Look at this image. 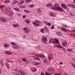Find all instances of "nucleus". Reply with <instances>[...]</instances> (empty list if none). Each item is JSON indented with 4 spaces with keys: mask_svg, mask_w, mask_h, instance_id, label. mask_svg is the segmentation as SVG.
Returning a JSON list of instances; mask_svg holds the SVG:
<instances>
[{
    "mask_svg": "<svg viewBox=\"0 0 75 75\" xmlns=\"http://www.w3.org/2000/svg\"><path fill=\"white\" fill-rule=\"evenodd\" d=\"M3 8H4V6L2 5L0 6V8H1L2 11H5V12H8L10 16H13V13L10 7H6L5 10H3Z\"/></svg>",
    "mask_w": 75,
    "mask_h": 75,
    "instance_id": "obj_1",
    "label": "nucleus"
},
{
    "mask_svg": "<svg viewBox=\"0 0 75 75\" xmlns=\"http://www.w3.org/2000/svg\"><path fill=\"white\" fill-rule=\"evenodd\" d=\"M48 29L47 27H45L44 28H42L40 30V32H42V33H44V31L45 32H48Z\"/></svg>",
    "mask_w": 75,
    "mask_h": 75,
    "instance_id": "obj_2",
    "label": "nucleus"
},
{
    "mask_svg": "<svg viewBox=\"0 0 75 75\" xmlns=\"http://www.w3.org/2000/svg\"><path fill=\"white\" fill-rule=\"evenodd\" d=\"M52 58H53L52 54H49L48 55V59L49 60H51V59H52Z\"/></svg>",
    "mask_w": 75,
    "mask_h": 75,
    "instance_id": "obj_3",
    "label": "nucleus"
},
{
    "mask_svg": "<svg viewBox=\"0 0 75 75\" xmlns=\"http://www.w3.org/2000/svg\"><path fill=\"white\" fill-rule=\"evenodd\" d=\"M23 30L25 33H26V34H28L29 33V31H30V30L29 29H27L25 28H23Z\"/></svg>",
    "mask_w": 75,
    "mask_h": 75,
    "instance_id": "obj_4",
    "label": "nucleus"
},
{
    "mask_svg": "<svg viewBox=\"0 0 75 75\" xmlns=\"http://www.w3.org/2000/svg\"><path fill=\"white\" fill-rule=\"evenodd\" d=\"M0 20L2 22H6L7 20L4 18H0Z\"/></svg>",
    "mask_w": 75,
    "mask_h": 75,
    "instance_id": "obj_5",
    "label": "nucleus"
},
{
    "mask_svg": "<svg viewBox=\"0 0 75 75\" xmlns=\"http://www.w3.org/2000/svg\"><path fill=\"white\" fill-rule=\"evenodd\" d=\"M42 23H44V24H45V25H49V26H50L51 25V23H48L45 21H42Z\"/></svg>",
    "mask_w": 75,
    "mask_h": 75,
    "instance_id": "obj_6",
    "label": "nucleus"
},
{
    "mask_svg": "<svg viewBox=\"0 0 75 75\" xmlns=\"http://www.w3.org/2000/svg\"><path fill=\"white\" fill-rule=\"evenodd\" d=\"M67 42H64L62 43L63 46L64 47H67Z\"/></svg>",
    "mask_w": 75,
    "mask_h": 75,
    "instance_id": "obj_7",
    "label": "nucleus"
},
{
    "mask_svg": "<svg viewBox=\"0 0 75 75\" xmlns=\"http://www.w3.org/2000/svg\"><path fill=\"white\" fill-rule=\"evenodd\" d=\"M42 41L43 42H46L47 41V38H42Z\"/></svg>",
    "mask_w": 75,
    "mask_h": 75,
    "instance_id": "obj_8",
    "label": "nucleus"
},
{
    "mask_svg": "<svg viewBox=\"0 0 75 75\" xmlns=\"http://www.w3.org/2000/svg\"><path fill=\"white\" fill-rule=\"evenodd\" d=\"M55 69L52 68H49L48 69V71H54Z\"/></svg>",
    "mask_w": 75,
    "mask_h": 75,
    "instance_id": "obj_9",
    "label": "nucleus"
},
{
    "mask_svg": "<svg viewBox=\"0 0 75 75\" xmlns=\"http://www.w3.org/2000/svg\"><path fill=\"white\" fill-rule=\"evenodd\" d=\"M49 42L50 43H52L53 44L54 43V40L52 38L50 39V40H49Z\"/></svg>",
    "mask_w": 75,
    "mask_h": 75,
    "instance_id": "obj_10",
    "label": "nucleus"
},
{
    "mask_svg": "<svg viewBox=\"0 0 75 75\" xmlns=\"http://www.w3.org/2000/svg\"><path fill=\"white\" fill-rule=\"evenodd\" d=\"M50 15V16H53V17H56V14H55L53 12H50L49 13Z\"/></svg>",
    "mask_w": 75,
    "mask_h": 75,
    "instance_id": "obj_11",
    "label": "nucleus"
},
{
    "mask_svg": "<svg viewBox=\"0 0 75 75\" xmlns=\"http://www.w3.org/2000/svg\"><path fill=\"white\" fill-rule=\"evenodd\" d=\"M56 9L58 11H60V10H62V11H63L64 10L59 7H57Z\"/></svg>",
    "mask_w": 75,
    "mask_h": 75,
    "instance_id": "obj_12",
    "label": "nucleus"
},
{
    "mask_svg": "<svg viewBox=\"0 0 75 75\" xmlns=\"http://www.w3.org/2000/svg\"><path fill=\"white\" fill-rule=\"evenodd\" d=\"M31 70L33 72H36L37 71V69L33 67L31 68Z\"/></svg>",
    "mask_w": 75,
    "mask_h": 75,
    "instance_id": "obj_13",
    "label": "nucleus"
},
{
    "mask_svg": "<svg viewBox=\"0 0 75 75\" xmlns=\"http://www.w3.org/2000/svg\"><path fill=\"white\" fill-rule=\"evenodd\" d=\"M4 46L5 48H7L9 46H10V45L5 43V44H4Z\"/></svg>",
    "mask_w": 75,
    "mask_h": 75,
    "instance_id": "obj_14",
    "label": "nucleus"
},
{
    "mask_svg": "<svg viewBox=\"0 0 75 75\" xmlns=\"http://www.w3.org/2000/svg\"><path fill=\"white\" fill-rule=\"evenodd\" d=\"M5 65L7 67V69H10V65L8 63H5Z\"/></svg>",
    "mask_w": 75,
    "mask_h": 75,
    "instance_id": "obj_15",
    "label": "nucleus"
},
{
    "mask_svg": "<svg viewBox=\"0 0 75 75\" xmlns=\"http://www.w3.org/2000/svg\"><path fill=\"white\" fill-rule=\"evenodd\" d=\"M57 6H58V4H54L53 6L52 7L54 8H55V9H56L57 7Z\"/></svg>",
    "mask_w": 75,
    "mask_h": 75,
    "instance_id": "obj_16",
    "label": "nucleus"
},
{
    "mask_svg": "<svg viewBox=\"0 0 75 75\" xmlns=\"http://www.w3.org/2000/svg\"><path fill=\"white\" fill-rule=\"evenodd\" d=\"M13 49H17L18 48V46L16 45H14L13 46Z\"/></svg>",
    "mask_w": 75,
    "mask_h": 75,
    "instance_id": "obj_17",
    "label": "nucleus"
},
{
    "mask_svg": "<svg viewBox=\"0 0 75 75\" xmlns=\"http://www.w3.org/2000/svg\"><path fill=\"white\" fill-rule=\"evenodd\" d=\"M56 33L57 35H59V36H62V34H61V33L60 32H57Z\"/></svg>",
    "mask_w": 75,
    "mask_h": 75,
    "instance_id": "obj_18",
    "label": "nucleus"
},
{
    "mask_svg": "<svg viewBox=\"0 0 75 75\" xmlns=\"http://www.w3.org/2000/svg\"><path fill=\"white\" fill-rule=\"evenodd\" d=\"M38 57H40V58H45V56L44 54H41Z\"/></svg>",
    "mask_w": 75,
    "mask_h": 75,
    "instance_id": "obj_19",
    "label": "nucleus"
},
{
    "mask_svg": "<svg viewBox=\"0 0 75 75\" xmlns=\"http://www.w3.org/2000/svg\"><path fill=\"white\" fill-rule=\"evenodd\" d=\"M61 6L62 7L64 8L65 9L67 8V6H66V5H65L62 4L61 5Z\"/></svg>",
    "mask_w": 75,
    "mask_h": 75,
    "instance_id": "obj_20",
    "label": "nucleus"
},
{
    "mask_svg": "<svg viewBox=\"0 0 75 75\" xmlns=\"http://www.w3.org/2000/svg\"><path fill=\"white\" fill-rule=\"evenodd\" d=\"M38 14L39 15H40L41 14V11L40 9H38L37 10Z\"/></svg>",
    "mask_w": 75,
    "mask_h": 75,
    "instance_id": "obj_21",
    "label": "nucleus"
},
{
    "mask_svg": "<svg viewBox=\"0 0 75 75\" xmlns=\"http://www.w3.org/2000/svg\"><path fill=\"white\" fill-rule=\"evenodd\" d=\"M12 26L13 27H18V26H19V25L18 24H13L12 25Z\"/></svg>",
    "mask_w": 75,
    "mask_h": 75,
    "instance_id": "obj_22",
    "label": "nucleus"
},
{
    "mask_svg": "<svg viewBox=\"0 0 75 75\" xmlns=\"http://www.w3.org/2000/svg\"><path fill=\"white\" fill-rule=\"evenodd\" d=\"M54 43H55L58 44V40H56L55 39H54Z\"/></svg>",
    "mask_w": 75,
    "mask_h": 75,
    "instance_id": "obj_23",
    "label": "nucleus"
},
{
    "mask_svg": "<svg viewBox=\"0 0 75 75\" xmlns=\"http://www.w3.org/2000/svg\"><path fill=\"white\" fill-rule=\"evenodd\" d=\"M25 21L26 23H27V24H30V23H31V21H30L29 20H25Z\"/></svg>",
    "mask_w": 75,
    "mask_h": 75,
    "instance_id": "obj_24",
    "label": "nucleus"
},
{
    "mask_svg": "<svg viewBox=\"0 0 75 75\" xmlns=\"http://www.w3.org/2000/svg\"><path fill=\"white\" fill-rule=\"evenodd\" d=\"M5 53L6 54H8V55H9V54H11V52H9L8 51H6L5 52Z\"/></svg>",
    "mask_w": 75,
    "mask_h": 75,
    "instance_id": "obj_25",
    "label": "nucleus"
},
{
    "mask_svg": "<svg viewBox=\"0 0 75 75\" xmlns=\"http://www.w3.org/2000/svg\"><path fill=\"white\" fill-rule=\"evenodd\" d=\"M34 59L35 60H38V61H40V59L37 57H35L34 58Z\"/></svg>",
    "mask_w": 75,
    "mask_h": 75,
    "instance_id": "obj_26",
    "label": "nucleus"
},
{
    "mask_svg": "<svg viewBox=\"0 0 75 75\" xmlns=\"http://www.w3.org/2000/svg\"><path fill=\"white\" fill-rule=\"evenodd\" d=\"M47 7H52V4H48L47 5Z\"/></svg>",
    "mask_w": 75,
    "mask_h": 75,
    "instance_id": "obj_27",
    "label": "nucleus"
},
{
    "mask_svg": "<svg viewBox=\"0 0 75 75\" xmlns=\"http://www.w3.org/2000/svg\"><path fill=\"white\" fill-rule=\"evenodd\" d=\"M0 64L2 67H3V66H4V64L2 62V60H0Z\"/></svg>",
    "mask_w": 75,
    "mask_h": 75,
    "instance_id": "obj_28",
    "label": "nucleus"
},
{
    "mask_svg": "<svg viewBox=\"0 0 75 75\" xmlns=\"http://www.w3.org/2000/svg\"><path fill=\"white\" fill-rule=\"evenodd\" d=\"M33 65H39V63H37L36 62H33Z\"/></svg>",
    "mask_w": 75,
    "mask_h": 75,
    "instance_id": "obj_29",
    "label": "nucleus"
},
{
    "mask_svg": "<svg viewBox=\"0 0 75 75\" xmlns=\"http://www.w3.org/2000/svg\"><path fill=\"white\" fill-rule=\"evenodd\" d=\"M18 1H13V3H12L13 4H16V3H18Z\"/></svg>",
    "mask_w": 75,
    "mask_h": 75,
    "instance_id": "obj_30",
    "label": "nucleus"
},
{
    "mask_svg": "<svg viewBox=\"0 0 75 75\" xmlns=\"http://www.w3.org/2000/svg\"><path fill=\"white\" fill-rule=\"evenodd\" d=\"M62 31H64V32H67V30H65V29L63 28H62Z\"/></svg>",
    "mask_w": 75,
    "mask_h": 75,
    "instance_id": "obj_31",
    "label": "nucleus"
},
{
    "mask_svg": "<svg viewBox=\"0 0 75 75\" xmlns=\"http://www.w3.org/2000/svg\"><path fill=\"white\" fill-rule=\"evenodd\" d=\"M13 9L14 10H16L17 11H19V9L17 8H14Z\"/></svg>",
    "mask_w": 75,
    "mask_h": 75,
    "instance_id": "obj_32",
    "label": "nucleus"
},
{
    "mask_svg": "<svg viewBox=\"0 0 75 75\" xmlns=\"http://www.w3.org/2000/svg\"><path fill=\"white\" fill-rule=\"evenodd\" d=\"M12 45H13V46H14V45H16V43L14 42H11L10 43Z\"/></svg>",
    "mask_w": 75,
    "mask_h": 75,
    "instance_id": "obj_33",
    "label": "nucleus"
},
{
    "mask_svg": "<svg viewBox=\"0 0 75 75\" xmlns=\"http://www.w3.org/2000/svg\"><path fill=\"white\" fill-rule=\"evenodd\" d=\"M22 61H23V62H27V60L26 58H23L22 59Z\"/></svg>",
    "mask_w": 75,
    "mask_h": 75,
    "instance_id": "obj_34",
    "label": "nucleus"
},
{
    "mask_svg": "<svg viewBox=\"0 0 75 75\" xmlns=\"http://www.w3.org/2000/svg\"><path fill=\"white\" fill-rule=\"evenodd\" d=\"M4 2L5 3H8L10 2V1L9 0H6Z\"/></svg>",
    "mask_w": 75,
    "mask_h": 75,
    "instance_id": "obj_35",
    "label": "nucleus"
},
{
    "mask_svg": "<svg viewBox=\"0 0 75 75\" xmlns=\"http://www.w3.org/2000/svg\"><path fill=\"white\" fill-rule=\"evenodd\" d=\"M24 11L25 12V13H30V11L28 10H26L25 9L24 10Z\"/></svg>",
    "mask_w": 75,
    "mask_h": 75,
    "instance_id": "obj_36",
    "label": "nucleus"
},
{
    "mask_svg": "<svg viewBox=\"0 0 75 75\" xmlns=\"http://www.w3.org/2000/svg\"><path fill=\"white\" fill-rule=\"evenodd\" d=\"M71 7H72L73 8H75V6L74 5L71 4Z\"/></svg>",
    "mask_w": 75,
    "mask_h": 75,
    "instance_id": "obj_37",
    "label": "nucleus"
},
{
    "mask_svg": "<svg viewBox=\"0 0 75 75\" xmlns=\"http://www.w3.org/2000/svg\"><path fill=\"white\" fill-rule=\"evenodd\" d=\"M34 5H31L30 6V8H33V7H34Z\"/></svg>",
    "mask_w": 75,
    "mask_h": 75,
    "instance_id": "obj_38",
    "label": "nucleus"
},
{
    "mask_svg": "<svg viewBox=\"0 0 75 75\" xmlns=\"http://www.w3.org/2000/svg\"><path fill=\"white\" fill-rule=\"evenodd\" d=\"M30 1L28 0H26L25 1V2L26 3H28L29 2H30Z\"/></svg>",
    "mask_w": 75,
    "mask_h": 75,
    "instance_id": "obj_39",
    "label": "nucleus"
},
{
    "mask_svg": "<svg viewBox=\"0 0 75 75\" xmlns=\"http://www.w3.org/2000/svg\"><path fill=\"white\" fill-rule=\"evenodd\" d=\"M62 26H63V27H67V28H68V27L66 25H62Z\"/></svg>",
    "mask_w": 75,
    "mask_h": 75,
    "instance_id": "obj_40",
    "label": "nucleus"
},
{
    "mask_svg": "<svg viewBox=\"0 0 75 75\" xmlns=\"http://www.w3.org/2000/svg\"><path fill=\"white\" fill-rule=\"evenodd\" d=\"M72 49H67V51H72Z\"/></svg>",
    "mask_w": 75,
    "mask_h": 75,
    "instance_id": "obj_41",
    "label": "nucleus"
},
{
    "mask_svg": "<svg viewBox=\"0 0 75 75\" xmlns=\"http://www.w3.org/2000/svg\"><path fill=\"white\" fill-rule=\"evenodd\" d=\"M63 51L64 52H67V51L66 50V49L65 48L63 49Z\"/></svg>",
    "mask_w": 75,
    "mask_h": 75,
    "instance_id": "obj_42",
    "label": "nucleus"
},
{
    "mask_svg": "<svg viewBox=\"0 0 75 75\" xmlns=\"http://www.w3.org/2000/svg\"><path fill=\"white\" fill-rule=\"evenodd\" d=\"M44 62H45V63H47V60L45 59L44 60Z\"/></svg>",
    "mask_w": 75,
    "mask_h": 75,
    "instance_id": "obj_43",
    "label": "nucleus"
},
{
    "mask_svg": "<svg viewBox=\"0 0 75 75\" xmlns=\"http://www.w3.org/2000/svg\"><path fill=\"white\" fill-rule=\"evenodd\" d=\"M29 62H30L29 61H27V62L25 63V64H28L29 63Z\"/></svg>",
    "mask_w": 75,
    "mask_h": 75,
    "instance_id": "obj_44",
    "label": "nucleus"
},
{
    "mask_svg": "<svg viewBox=\"0 0 75 75\" xmlns=\"http://www.w3.org/2000/svg\"><path fill=\"white\" fill-rule=\"evenodd\" d=\"M67 6L68 7H71V4H67Z\"/></svg>",
    "mask_w": 75,
    "mask_h": 75,
    "instance_id": "obj_45",
    "label": "nucleus"
},
{
    "mask_svg": "<svg viewBox=\"0 0 75 75\" xmlns=\"http://www.w3.org/2000/svg\"><path fill=\"white\" fill-rule=\"evenodd\" d=\"M45 74L46 75H50V74L47 72L45 73Z\"/></svg>",
    "mask_w": 75,
    "mask_h": 75,
    "instance_id": "obj_46",
    "label": "nucleus"
},
{
    "mask_svg": "<svg viewBox=\"0 0 75 75\" xmlns=\"http://www.w3.org/2000/svg\"><path fill=\"white\" fill-rule=\"evenodd\" d=\"M33 24H34V25H37V24H36V23L35 22H33Z\"/></svg>",
    "mask_w": 75,
    "mask_h": 75,
    "instance_id": "obj_47",
    "label": "nucleus"
},
{
    "mask_svg": "<svg viewBox=\"0 0 75 75\" xmlns=\"http://www.w3.org/2000/svg\"><path fill=\"white\" fill-rule=\"evenodd\" d=\"M20 73L21 74H22V75H25L24 73L23 72H20Z\"/></svg>",
    "mask_w": 75,
    "mask_h": 75,
    "instance_id": "obj_48",
    "label": "nucleus"
},
{
    "mask_svg": "<svg viewBox=\"0 0 75 75\" xmlns=\"http://www.w3.org/2000/svg\"><path fill=\"white\" fill-rule=\"evenodd\" d=\"M72 66L74 67V68L75 69V64H72Z\"/></svg>",
    "mask_w": 75,
    "mask_h": 75,
    "instance_id": "obj_49",
    "label": "nucleus"
},
{
    "mask_svg": "<svg viewBox=\"0 0 75 75\" xmlns=\"http://www.w3.org/2000/svg\"><path fill=\"white\" fill-rule=\"evenodd\" d=\"M59 64H60V65H62V64H63V63L62 62L59 63Z\"/></svg>",
    "mask_w": 75,
    "mask_h": 75,
    "instance_id": "obj_50",
    "label": "nucleus"
},
{
    "mask_svg": "<svg viewBox=\"0 0 75 75\" xmlns=\"http://www.w3.org/2000/svg\"><path fill=\"white\" fill-rule=\"evenodd\" d=\"M41 75H45L44 74V73H41Z\"/></svg>",
    "mask_w": 75,
    "mask_h": 75,
    "instance_id": "obj_51",
    "label": "nucleus"
},
{
    "mask_svg": "<svg viewBox=\"0 0 75 75\" xmlns=\"http://www.w3.org/2000/svg\"><path fill=\"white\" fill-rule=\"evenodd\" d=\"M51 28L52 29H54V26H51Z\"/></svg>",
    "mask_w": 75,
    "mask_h": 75,
    "instance_id": "obj_52",
    "label": "nucleus"
},
{
    "mask_svg": "<svg viewBox=\"0 0 75 75\" xmlns=\"http://www.w3.org/2000/svg\"><path fill=\"white\" fill-rule=\"evenodd\" d=\"M23 8H25V6H22Z\"/></svg>",
    "mask_w": 75,
    "mask_h": 75,
    "instance_id": "obj_53",
    "label": "nucleus"
},
{
    "mask_svg": "<svg viewBox=\"0 0 75 75\" xmlns=\"http://www.w3.org/2000/svg\"><path fill=\"white\" fill-rule=\"evenodd\" d=\"M21 3V2H19V5H21V4H22V3Z\"/></svg>",
    "mask_w": 75,
    "mask_h": 75,
    "instance_id": "obj_54",
    "label": "nucleus"
},
{
    "mask_svg": "<svg viewBox=\"0 0 75 75\" xmlns=\"http://www.w3.org/2000/svg\"><path fill=\"white\" fill-rule=\"evenodd\" d=\"M36 23H38V22H39V21H37V20H36Z\"/></svg>",
    "mask_w": 75,
    "mask_h": 75,
    "instance_id": "obj_55",
    "label": "nucleus"
},
{
    "mask_svg": "<svg viewBox=\"0 0 75 75\" xmlns=\"http://www.w3.org/2000/svg\"><path fill=\"white\" fill-rule=\"evenodd\" d=\"M25 16H23V18H25Z\"/></svg>",
    "mask_w": 75,
    "mask_h": 75,
    "instance_id": "obj_56",
    "label": "nucleus"
},
{
    "mask_svg": "<svg viewBox=\"0 0 75 75\" xmlns=\"http://www.w3.org/2000/svg\"><path fill=\"white\" fill-rule=\"evenodd\" d=\"M69 14L70 15H71V16H72V13H69Z\"/></svg>",
    "mask_w": 75,
    "mask_h": 75,
    "instance_id": "obj_57",
    "label": "nucleus"
},
{
    "mask_svg": "<svg viewBox=\"0 0 75 75\" xmlns=\"http://www.w3.org/2000/svg\"><path fill=\"white\" fill-rule=\"evenodd\" d=\"M21 2V3H22V4H23V3H24V1H22V2Z\"/></svg>",
    "mask_w": 75,
    "mask_h": 75,
    "instance_id": "obj_58",
    "label": "nucleus"
},
{
    "mask_svg": "<svg viewBox=\"0 0 75 75\" xmlns=\"http://www.w3.org/2000/svg\"><path fill=\"white\" fill-rule=\"evenodd\" d=\"M20 7H21V8H23V6H20Z\"/></svg>",
    "mask_w": 75,
    "mask_h": 75,
    "instance_id": "obj_59",
    "label": "nucleus"
},
{
    "mask_svg": "<svg viewBox=\"0 0 75 75\" xmlns=\"http://www.w3.org/2000/svg\"><path fill=\"white\" fill-rule=\"evenodd\" d=\"M73 2H74V3L75 4V0H74Z\"/></svg>",
    "mask_w": 75,
    "mask_h": 75,
    "instance_id": "obj_60",
    "label": "nucleus"
},
{
    "mask_svg": "<svg viewBox=\"0 0 75 75\" xmlns=\"http://www.w3.org/2000/svg\"><path fill=\"white\" fill-rule=\"evenodd\" d=\"M39 24H37L36 25V26H39Z\"/></svg>",
    "mask_w": 75,
    "mask_h": 75,
    "instance_id": "obj_61",
    "label": "nucleus"
},
{
    "mask_svg": "<svg viewBox=\"0 0 75 75\" xmlns=\"http://www.w3.org/2000/svg\"><path fill=\"white\" fill-rule=\"evenodd\" d=\"M1 69L0 70V73H1Z\"/></svg>",
    "mask_w": 75,
    "mask_h": 75,
    "instance_id": "obj_62",
    "label": "nucleus"
},
{
    "mask_svg": "<svg viewBox=\"0 0 75 75\" xmlns=\"http://www.w3.org/2000/svg\"><path fill=\"white\" fill-rule=\"evenodd\" d=\"M29 1H31V0H28Z\"/></svg>",
    "mask_w": 75,
    "mask_h": 75,
    "instance_id": "obj_63",
    "label": "nucleus"
},
{
    "mask_svg": "<svg viewBox=\"0 0 75 75\" xmlns=\"http://www.w3.org/2000/svg\"><path fill=\"white\" fill-rule=\"evenodd\" d=\"M68 31H69L70 32H71V31H70L69 30H68Z\"/></svg>",
    "mask_w": 75,
    "mask_h": 75,
    "instance_id": "obj_64",
    "label": "nucleus"
}]
</instances>
